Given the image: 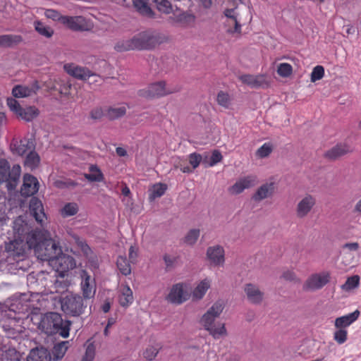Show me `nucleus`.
<instances>
[{
	"instance_id": "obj_47",
	"label": "nucleus",
	"mask_w": 361,
	"mask_h": 361,
	"mask_svg": "<svg viewBox=\"0 0 361 361\" xmlns=\"http://www.w3.org/2000/svg\"><path fill=\"white\" fill-rule=\"evenodd\" d=\"M35 28L39 35L48 38L51 37L54 34V30L50 27L39 21L35 22Z\"/></svg>"
},
{
	"instance_id": "obj_61",
	"label": "nucleus",
	"mask_w": 361,
	"mask_h": 361,
	"mask_svg": "<svg viewBox=\"0 0 361 361\" xmlns=\"http://www.w3.org/2000/svg\"><path fill=\"white\" fill-rule=\"evenodd\" d=\"M7 105L11 111L14 112L16 115L22 108L18 102L12 97L7 99Z\"/></svg>"
},
{
	"instance_id": "obj_64",
	"label": "nucleus",
	"mask_w": 361,
	"mask_h": 361,
	"mask_svg": "<svg viewBox=\"0 0 361 361\" xmlns=\"http://www.w3.org/2000/svg\"><path fill=\"white\" fill-rule=\"evenodd\" d=\"M45 15L47 18L53 19L54 20H59L61 21V18L63 16L60 15V13L53 9H47L45 11Z\"/></svg>"
},
{
	"instance_id": "obj_41",
	"label": "nucleus",
	"mask_w": 361,
	"mask_h": 361,
	"mask_svg": "<svg viewBox=\"0 0 361 361\" xmlns=\"http://www.w3.org/2000/svg\"><path fill=\"white\" fill-rule=\"evenodd\" d=\"M90 173H85V178L90 182H101L104 180V175L96 165L90 166Z\"/></svg>"
},
{
	"instance_id": "obj_25",
	"label": "nucleus",
	"mask_w": 361,
	"mask_h": 361,
	"mask_svg": "<svg viewBox=\"0 0 361 361\" xmlns=\"http://www.w3.org/2000/svg\"><path fill=\"white\" fill-rule=\"evenodd\" d=\"M256 183V177L247 176L240 179L229 188V192L233 195L241 193L245 189L254 186Z\"/></svg>"
},
{
	"instance_id": "obj_38",
	"label": "nucleus",
	"mask_w": 361,
	"mask_h": 361,
	"mask_svg": "<svg viewBox=\"0 0 361 361\" xmlns=\"http://www.w3.org/2000/svg\"><path fill=\"white\" fill-rule=\"evenodd\" d=\"M23 41L20 35H0V46L4 47H11Z\"/></svg>"
},
{
	"instance_id": "obj_13",
	"label": "nucleus",
	"mask_w": 361,
	"mask_h": 361,
	"mask_svg": "<svg viewBox=\"0 0 361 361\" xmlns=\"http://www.w3.org/2000/svg\"><path fill=\"white\" fill-rule=\"evenodd\" d=\"M246 299L250 304L259 305L264 298V293L256 284L248 283L243 286Z\"/></svg>"
},
{
	"instance_id": "obj_10",
	"label": "nucleus",
	"mask_w": 361,
	"mask_h": 361,
	"mask_svg": "<svg viewBox=\"0 0 361 361\" xmlns=\"http://www.w3.org/2000/svg\"><path fill=\"white\" fill-rule=\"evenodd\" d=\"M195 21V16L191 13L180 11L176 6L173 15L169 18V22L173 26L188 27Z\"/></svg>"
},
{
	"instance_id": "obj_44",
	"label": "nucleus",
	"mask_w": 361,
	"mask_h": 361,
	"mask_svg": "<svg viewBox=\"0 0 361 361\" xmlns=\"http://www.w3.org/2000/svg\"><path fill=\"white\" fill-rule=\"evenodd\" d=\"M209 155L204 153L203 155L197 154L196 152L192 153L189 155V163L191 164L192 169H195L200 164L201 161L204 164L207 163Z\"/></svg>"
},
{
	"instance_id": "obj_7",
	"label": "nucleus",
	"mask_w": 361,
	"mask_h": 361,
	"mask_svg": "<svg viewBox=\"0 0 361 361\" xmlns=\"http://www.w3.org/2000/svg\"><path fill=\"white\" fill-rule=\"evenodd\" d=\"M179 91L177 87H168L164 80L151 83L147 87L139 90L137 95L145 99L162 97Z\"/></svg>"
},
{
	"instance_id": "obj_33",
	"label": "nucleus",
	"mask_w": 361,
	"mask_h": 361,
	"mask_svg": "<svg viewBox=\"0 0 361 361\" xmlns=\"http://www.w3.org/2000/svg\"><path fill=\"white\" fill-rule=\"evenodd\" d=\"M13 230L15 233L18 235V238L24 237L27 235V237L30 233H31L33 231L30 232V228L27 224L24 221V220L21 217L17 218L13 221Z\"/></svg>"
},
{
	"instance_id": "obj_15",
	"label": "nucleus",
	"mask_w": 361,
	"mask_h": 361,
	"mask_svg": "<svg viewBox=\"0 0 361 361\" xmlns=\"http://www.w3.org/2000/svg\"><path fill=\"white\" fill-rule=\"evenodd\" d=\"M51 264L56 268L57 271L64 273L76 267L75 259L68 255L61 254L54 258Z\"/></svg>"
},
{
	"instance_id": "obj_55",
	"label": "nucleus",
	"mask_w": 361,
	"mask_h": 361,
	"mask_svg": "<svg viewBox=\"0 0 361 361\" xmlns=\"http://www.w3.org/2000/svg\"><path fill=\"white\" fill-rule=\"evenodd\" d=\"M293 68L288 63H280L278 66L277 73L280 76L286 78L291 75Z\"/></svg>"
},
{
	"instance_id": "obj_35",
	"label": "nucleus",
	"mask_w": 361,
	"mask_h": 361,
	"mask_svg": "<svg viewBox=\"0 0 361 361\" xmlns=\"http://www.w3.org/2000/svg\"><path fill=\"white\" fill-rule=\"evenodd\" d=\"M224 15L229 19L231 22H228L229 25L231 23H233L234 25V29L228 30V32L230 33H240L241 32V25L238 20L237 15L235 14V9L231 8V9H226L224 11Z\"/></svg>"
},
{
	"instance_id": "obj_32",
	"label": "nucleus",
	"mask_w": 361,
	"mask_h": 361,
	"mask_svg": "<svg viewBox=\"0 0 361 361\" xmlns=\"http://www.w3.org/2000/svg\"><path fill=\"white\" fill-rule=\"evenodd\" d=\"M39 111L35 106L21 108L17 116L21 119L30 122L38 116Z\"/></svg>"
},
{
	"instance_id": "obj_26",
	"label": "nucleus",
	"mask_w": 361,
	"mask_h": 361,
	"mask_svg": "<svg viewBox=\"0 0 361 361\" xmlns=\"http://www.w3.org/2000/svg\"><path fill=\"white\" fill-rule=\"evenodd\" d=\"M2 328L6 333V336L12 339H18L24 332L25 328L19 324H16L14 320H11L8 323H4Z\"/></svg>"
},
{
	"instance_id": "obj_18",
	"label": "nucleus",
	"mask_w": 361,
	"mask_h": 361,
	"mask_svg": "<svg viewBox=\"0 0 361 361\" xmlns=\"http://www.w3.org/2000/svg\"><path fill=\"white\" fill-rule=\"evenodd\" d=\"M40 87L37 80L30 85H16L12 90V94L16 98H24L36 94Z\"/></svg>"
},
{
	"instance_id": "obj_56",
	"label": "nucleus",
	"mask_w": 361,
	"mask_h": 361,
	"mask_svg": "<svg viewBox=\"0 0 361 361\" xmlns=\"http://www.w3.org/2000/svg\"><path fill=\"white\" fill-rule=\"evenodd\" d=\"M95 355V346L92 343H88L85 353L83 355L81 361H93Z\"/></svg>"
},
{
	"instance_id": "obj_34",
	"label": "nucleus",
	"mask_w": 361,
	"mask_h": 361,
	"mask_svg": "<svg viewBox=\"0 0 361 361\" xmlns=\"http://www.w3.org/2000/svg\"><path fill=\"white\" fill-rule=\"evenodd\" d=\"M149 0H133V6L142 16L152 17L154 13L149 6Z\"/></svg>"
},
{
	"instance_id": "obj_59",
	"label": "nucleus",
	"mask_w": 361,
	"mask_h": 361,
	"mask_svg": "<svg viewBox=\"0 0 361 361\" xmlns=\"http://www.w3.org/2000/svg\"><path fill=\"white\" fill-rule=\"evenodd\" d=\"M272 152V147L270 144L264 143L257 151V155L260 158L268 157Z\"/></svg>"
},
{
	"instance_id": "obj_37",
	"label": "nucleus",
	"mask_w": 361,
	"mask_h": 361,
	"mask_svg": "<svg viewBox=\"0 0 361 361\" xmlns=\"http://www.w3.org/2000/svg\"><path fill=\"white\" fill-rule=\"evenodd\" d=\"M167 190V185L164 183H156L148 190L149 200L152 202L155 199L163 196Z\"/></svg>"
},
{
	"instance_id": "obj_19",
	"label": "nucleus",
	"mask_w": 361,
	"mask_h": 361,
	"mask_svg": "<svg viewBox=\"0 0 361 361\" xmlns=\"http://www.w3.org/2000/svg\"><path fill=\"white\" fill-rule=\"evenodd\" d=\"M351 152L352 149L348 144L341 142L326 151L324 157L330 161H335Z\"/></svg>"
},
{
	"instance_id": "obj_9",
	"label": "nucleus",
	"mask_w": 361,
	"mask_h": 361,
	"mask_svg": "<svg viewBox=\"0 0 361 361\" xmlns=\"http://www.w3.org/2000/svg\"><path fill=\"white\" fill-rule=\"evenodd\" d=\"M330 274L327 271L312 274L303 284V290L314 291L323 288L329 282Z\"/></svg>"
},
{
	"instance_id": "obj_45",
	"label": "nucleus",
	"mask_w": 361,
	"mask_h": 361,
	"mask_svg": "<svg viewBox=\"0 0 361 361\" xmlns=\"http://www.w3.org/2000/svg\"><path fill=\"white\" fill-rule=\"evenodd\" d=\"M161 349V346L159 344H156L155 345H149L143 351V357L147 360L152 361L155 359Z\"/></svg>"
},
{
	"instance_id": "obj_4",
	"label": "nucleus",
	"mask_w": 361,
	"mask_h": 361,
	"mask_svg": "<svg viewBox=\"0 0 361 361\" xmlns=\"http://www.w3.org/2000/svg\"><path fill=\"white\" fill-rule=\"evenodd\" d=\"M71 322L63 320L61 314L47 312L42 316L39 328L47 334H59L63 338L69 336Z\"/></svg>"
},
{
	"instance_id": "obj_43",
	"label": "nucleus",
	"mask_w": 361,
	"mask_h": 361,
	"mask_svg": "<svg viewBox=\"0 0 361 361\" xmlns=\"http://www.w3.org/2000/svg\"><path fill=\"white\" fill-rule=\"evenodd\" d=\"M80 17L63 16L61 18V23L73 30L78 31L82 30V25H80L78 20Z\"/></svg>"
},
{
	"instance_id": "obj_58",
	"label": "nucleus",
	"mask_w": 361,
	"mask_h": 361,
	"mask_svg": "<svg viewBox=\"0 0 361 361\" xmlns=\"http://www.w3.org/2000/svg\"><path fill=\"white\" fill-rule=\"evenodd\" d=\"M324 75V68L322 66H315L312 72L311 73V81L315 82L317 80H321Z\"/></svg>"
},
{
	"instance_id": "obj_11",
	"label": "nucleus",
	"mask_w": 361,
	"mask_h": 361,
	"mask_svg": "<svg viewBox=\"0 0 361 361\" xmlns=\"http://www.w3.org/2000/svg\"><path fill=\"white\" fill-rule=\"evenodd\" d=\"M316 204V198L310 194H306L298 202L295 214L299 219H304L312 212Z\"/></svg>"
},
{
	"instance_id": "obj_16",
	"label": "nucleus",
	"mask_w": 361,
	"mask_h": 361,
	"mask_svg": "<svg viewBox=\"0 0 361 361\" xmlns=\"http://www.w3.org/2000/svg\"><path fill=\"white\" fill-rule=\"evenodd\" d=\"M10 147L13 154L23 157L31 150L35 149V145L32 140L23 138L20 140H13Z\"/></svg>"
},
{
	"instance_id": "obj_51",
	"label": "nucleus",
	"mask_w": 361,
	"mask_h": 361,
	"mask_svg": "<svg viewBox=\"0 0 361 361\" xmlns=\"http://www.w3.org/2000/svg\"><path fill=\"white\" fill-rule=\"evenodd\" d=\"M200 229H197V228L191 229L188 232V233L185 236L184 242L188 245H192L197 242V240L200 236Z\"/></svg>"
},
{
	"instance_id": "obj_39",
	"label": "nucleus",
	"mask_w": 361,
	"mask_h": 361,
	"mask_svg": "<svg viewBox=\"0 0 361 361\" xmlns=\"http://www.w3.org/2000/svg\"><path fill=\"white\" fill-rule=\"evenodd\" d=\"M127 108L125 105L110 106L107 109L106 115L109 120H116L126 115Z\"/></svg>"
},
{
	"instance_id": "obj_20",
	"label": "nucleus",
	"mask_w": 361,
	"mask_h": 361,
	"mask_svg": "<svg viewBox=\"0 0 361 361\" xmlns=\"http://www.w3.org/2000/svg\"><path fill=\"white\" fill-rule=\"evenodd\" d=\"M239 80L244 84L252 88L265 87L268 86V82L264 75H253L245 74L239 76Z\"/></svg>"
},
{
	"instance_id": "obj_42",
	"label": "nucleus",
	"mask_w": 361,
	"mask_h": 361,
	"mask_svg": "<svg viewBox=\"0 0 361 361\" xmlns=\"http://www.w3.org/2000/svg\"><path fill=\"white\" fill-rule=\"evenodd\" d=\"M116 266L119 271L124 276L130 275L131 267L127 258L124 256H119L116 260Z\"/></svg>"
},
{
	"instance_id": "obj_49",
	"label": "nucleus",
	"mask_w": 361,
	"mask_h": 361,
	"mask_svg": "<svg viewBox=\"0 0 361 361\" xmlns=\"http://www.w3.org/2000/svg\"><path fill=\"white\" fill-rule=\"evenodd\" d=\"M216 102L219 105L225 109H228L231 103L230 95L224 91L218 92Z\"/></svg>"
},
{
	"instance_id": "obj_27",
	"label": "nucleus",
	"mask_w": 361,
	"mask_h": 361,
	"mask_svg": "<svg viewBox=\"0 0 361 361\" xmlns=\"http://www.w3.org/2000/svg\"><path fill=\"white\" fill-rule=\"evenodd\" d=\"M133 291L128 284H122L118 291V302L123 307H129L133 302Z\"/></svg>"
},
{
	"instance_id": "obj_57",
	"label": "nucleus",
	"mask_w": 361,
	"mask_h": 361,
	"mask_svg": "<svg viewBox=\"0 0 361 361\" xmlns=\"http://www.w3.org/2000/svg\"><path fill=\"white\" fill-rule=\"evenodd\" d=\"M209 158V161H208L207 160V163L205 164L206 166H213L216 165V164H218L219 162H220L222 160L223 157L219 150H214V151H213L211 157H209L208 159Z\"/></svg>"
},
{
	"instance_id": "obj_5",
	"label": "nucleus",
	"mask_w": 361,
	"mask_h": 361,
	"mask_svg": "<svg viewBox=\"0 0 361 361\" xmlns=\"http://www.w3.org/2000/svg\"><path fill=\"white\" fill-rule=\"evenodd\" d=\"M21 168L15 164L11 168L9 162L5 159H0V183H5L8 191L16 189L20 179Z\"/></svg>"
},
{
	"instance_id": "obj_50",
	"label": "nucleus",
	"mask_w": 361,
	"mask_h": 361,
	"mask_svg": "<svg viewBox=\"0 0 361 361\" xmlns=\"http://www.w3.org/2000/svg\"><path fill=\"white\" fill-rule=\"evenodd\" d=\"M155 3L158 10L164 13L169 14L174 11L173 6L169 0H155Z\"/></svg>"
},
{
	"instance_id": "obj_29",
	"label": "nucleus",
	"mask_w": 361,
	"mask_h": 361,
	"mask_svg": "<svg viewBox=\"0 0 361 361\" xmlns=\"http://www.w3.org/2000/svg\"><path fill=\"white\" fill-rule=\"evenodd\" d=\"M27 361H51V353L45 348L32 349L27 358Z\"/></svg>"
},
{
	"instance_id": "obj_62",
	"label": "nucleus",
	"mask_w": 361,
	"mask_h": 361,
	"mask_svg": "<svg viewBox=\"0 0 361 361\" xmlns=\"http://www.w3.org/2000/svg\"><path fill=\"white\" fill-rule=\"evenodd\" d=\"M104 116L103 110L101 107L92 109L90 112V116L94 121L100 120Z\"/></svg>"
},
{
	"instance_id": "obj_14",
	"label": "nucleus",
	"mask_w": 361,
	"mask_h": 361,
	"mask_svg": "<svg viewBox=\"0 0 361 361\" xmlns=\"http://www.w3.org/2000/svg\"><path fill=\"white\" fill-rule=\"evenodd\" d=\"M80 276L82 297L85 300L93 298L96 293L94 279H92L90 275L85 270L81 271Z\"/></svg>"
},
{
	"instance_id": "obj_1",
	"label": "nucleus",
	"mask_w": 361,
	"mask_h": 361,
	"mask_svg": "<svg viewBox=\"0 0 361 361\" xmlns=\"http://www.w3.org/2000/svg\"><path fill=\"white\" fill-rule=\"evenodd\" d=\"M167 37L161 32L147 30L135 35L131 39L118 43L116 48L118 51L129 50H152L167 41Z\"/></svg>"
},
{
	"instance_id": "obj_53",
	"label": "nucleus",
	"mask_w": 361,
	"mask_h": 361,
	"mask_svg": "<svg viewBox=\"0 0 361 361\" xmlns=\"http://www.w3.org/2000/svg\"><path fill=\"white\" fill-rule=\"evenodd\" d=\"M348 338V331L344 329H337L334 333V339L338 344L344 343Z\"/></svg>"
},
{
	"instance_id": "obj_60",
	"label": "nucleus",
	"mask_w": 361,
	"mask_h": 361,
	"mask_svg": "<svg viewBox=\"0 0 361 361\" xmlns=\"http://www.w3.org/2000/svg\"><path fill=\"white\" fill-rule=\"evenodd\" d=\"M68 287L67 281L62 279H56L54 283V288L56 292L62 293L67 290Z\"/></svg>"
},
{
	"instance_id": "obj_24",
	"label": "nucleus",
	"mask_w": 361,
	"mask_h": 361,
	"mask_svg": "<svg viewBox=\"0 0 361 361\" xmlns=\"http://www.w3.org/2000/svg\"><path fill=\"white\" fill-rule=\"evenodd\" d=\"M274 183H265L257 188L256 192L252 195V200L255 202H259L264 199L271 197L274 192Z\"/></svg>"
},
{
	"instance_id": "obj_21",
	"label": "nucleus",
	"mask_w": 361,
	"mask_h": 361,
	"mask_svg": "<svg viewBox=\"0 0 361 361\" xmlns=\"http://www.w3.org/2000/svg\"><path fill=\"white\" fill-rule=\"evenodd\" d=\"M225 251L222 246L216 245L210 246L207 250V257L212 264L223 265L225 261Z\"/></svg>"
},
{
	"instance_id": "obj_3",
	"label": "nucleus",
	"mask_w": 361,
	"mask_h": 361,
	"mask_svg": "<svg viewBox=\"0 0 361 361\" xmlns=\"http://www.w3.org/2000/svg\"><path fill=\"white\" fill-rule=\"evenodd\" d=\"M224 308V302L218 300L215 302L211 307L202 315L200 319V324L204 329L209 332L214 339L217 340L221 338L227 336L228 332L224 323L215 322Z\"/></svg>"
},
{
	"instance_id": "obj_23",
	"label": "nucleus",
	"mask_w": 361,
	"mask_h": 361,
	"mask_svg": "<svg viewBox=\"0 0 361 361\" xmlns=\"http://www.w3.org/2000/svg\"><path fill=\"white\" fill-rule=\"evenodd\" d=\"M167 300L171 303L180 305L188 300V294L183 290L181 283H177L172 286Z\"/></svg>"
},
{
	"instance_id": "obj_52",
	"label": "nucleus",
	"mask_w": 361,
	"mask_h": 361,
	"mask_svg": "<svg viewBox=\"0 0 361 361\" xmlns=\"http://www.w3.org/2000/svg\"><path fill=\"white\" fill-rule=\"evenodd\" d=\"M360 277L357 275L348 278L344 284L341 286V288L344 290H350L358 286Z\"/></svg>"
},
{
	"instance_id": "obj_46",
	"label": "nucleus",
	"mask_w": 361,
	"mask_h": 361,
	"mask_svg": "<svg viewBox=\"0 0 361 361\" xmlns=\"http://www.w3.org/2000/svg\"><path fill=\"white\" fill-rule=\"evenodd\" d=\"M78 212V206L75 202L66 204L61 210V214L63 217L72 216Z\"/></svg>"
},
{
	"instance_id": "obj_54",
	"label": "nucleus",
	"mask_w": 361,
	"mask_h": 361,
	"mask_svg": "<svg viewBox=\"0 0 361 361\" xmlns=\"http://www.w3.org/2000/svg\"><path fill=\"white\" fill-rule=\"evenodd\" d=\"M163 259L166 265V270L171 271L174 269L178 262V257L176 256H172L168 254H165L163 256Z\"/></svg>"
},
{
	"instance_id": "obj_30",
	"label": "nucleus",
	"mask_w": 361,
	"mask_h": 361,
	"mask_svg": "<svg viewBox=\"0 0 361 361\" xmlns=\"http://www.w3.org/2000/svg\"><path fill=\"white\" fill-rule=\"evenodd\" d=\"M0 361H20V354L15 348L3 345L0 347Z\"/></svg>"
},
{
	"instance_id": "obj_17",
	"label": "nucleus",
	"mask_w": 361,
	"mask_h": 361,
	"mask_svg": "<svg viewBox=\"0 0 361 361\" xmlns=\"http://www.w3.org/2000/svg\"><path fill=\"white\" fill-rule=\"evenodd\" d=\"M39 190V182L35 176L30 174H25L23 183L20 189L22 196L30 197L37 192Z\"/></svg>"
},
{
	"instance_id": "obj_8",
	"label": "nucleus",
	"mask_w": 361,
	"mask_h": 361,
	"mask_svg": "<svg viewBox=\"0 0 361 361\" xmlns=\"http://www.w3.org/2000/svg\"><path fill=\"white\" fill-rule=\"evenodd\" d=\"M27 248L29 247L27 241L25 242L21 238L11 240L5 245L7 257L16 261L20 260L26 255Z\"/></svg>"
},
{
	"instance_id": "obj_2",
	"label": "nucleus",
	"mask_w": 361,
	"mask_h": 361,
	"mask_svg": "<svg viewBox=\"0 0 361 361\" xmlns=\"http://www.w3.org/2000/svg\"><path fill=\"white\" fill-rule=\"evenodd\" d=\"M29 249H33L35 255L42 261L51 262L61 254V247L55 240L48 238L41 231H35L27 237Z\"/></svg>"
},
{
	"instance_id": "obj_40",
	"label": "nucleus",
	"mask_w": 361,
	"mask_h": 361,
	"mask_svg": "<svg viewBox=\"0 0 361 361\" xmlns=\"http://www.w3.org/2000/svg\"><path fill=\"white\" fill-rule=\"evenodd\" d=\"M40 157L39 154L34 150H31L27 154L24 161V166L30 170L35 169L39 164Z\"/></svg>"
},
{
	"instance_id": "obj_6",
	"label": "nucleus",
	"mask_w": 361,
	"mask_h": 361,
	"mask_svg": "<svg viewBox=\"0 0 361 361\" xmlns=\"http://www.w3.org/2000/svg\"><path fill=\"white\" fill-rule=\"evenodd\" d=\"M85 300L78 294L69 293L60 299L61 310L68 316L79 317L87 307Z\"/></svg>"
},
{
	"instance_id": "obj_36",
	"label": "nucleus",
	"mask_w": 361,
	"mask_h": 361,
	"mask_svg": "<svg viewBox=\"0 0 361 361\" xmlns=\"http://www.w3.org/2000/svg\"><path fill=\"white\" fill-rule=\"evenodd\" d=\"M211 283L207 279L200 281L197 287L192 291V298L195 300H200L205 295L206 292L210 288Z\"/></svg>"
},
{
	"instance_id": "obj_63",
	"label": "nucleus",
	"mask_w": 361,
	"mask_h": 361,
	"mask_svg": "<svg viewBox=\"0 0 361 361\" xmlns=\"http://www.w3.org/2000/svg\"><path fill=\"white\" fill-rule=\"evenodd\" d=\"M85 257L88 259L89 263L92 266V268L96 269L99 267V262L97 255L93 252L91 250V253H88V255H84Z\"/></svg>"
},
{
	"instance_id": "obj_31",
	"label": "nucleus",
	"mask_w": 361,
	"mask_h": 361,
	"mask_svg": "<svg viewBox=\"0 0 361 361\" xmlns=\"http://www.w3.org/2000/svg\"><path fill=\"white\" fill-rule=\"evenodd\" d=\"M69 341H61L54 345L51 352V361H58L63 357L68 348Z\"/></svg>"
},
{
	"instance_id": "obj_28",
	"label": "nucleus",
	"mask_w": 361,
	"mask_h": 361,
	"mask_svg": "<svg viewBox=\"0 0 361 361\" xmlns=\"http://www.w3.org/2000/svg\"><path fill=\"white\" fill-rule=\"evenodd\" d=\"M360 314L358 310H355L353 312L339 317L335 319L334 326L336 329H344L349 326L354 322H355Z\"/></svg>"
},
{
	"instance_id": "obj_12",
	"label": "nucleus",
	"mask_w": 361,
	"mask_h": 361,
	"mask_svg": "<svg viewBox=\"0 0 361 361\" xmlns=\"http://www.w3.org/2000/svg\"><path fill=\"white\" fill-rule=\"evenodd\" d=\"M65 71L70 75L81 80H87L90 77L99 79V75L94 73L89 68L74 63H67L63 66Z\"/></svg>"
},
{
	"instance_id": "obj_22",
	"label": "nucleus",
	"mask_w": 361,
	"mask_h": 361,
	"mask_svg": "<svg viewBox=\"0 0 361 361\" xmlns=\"http://www.w3.org/2000/svg\"><path fill=\"white\" fill-rule=\"evenodd\" d=\"M30 211L35 219L36 221L43 226L47 217L44 213L42 202L37 197H33L30 202Z\"/></svg>"
},
{
	"instance_id": "obj_48",
	"label": "nucleus",
	"mask_w": 361,
	"mask_h": 361,
	"mask_svg": "<svg viewBox=\"0 0 361 361\" xmlns=\"http://www.w3.org/2000/svg\"><path fill=\"white\" fill-rule=\"evenodd\" d=\"M71 237L74 241V243L77 245V246L81 250L83 255H88V253H91V248L87 244L86 241L81 238L76 234H71Z\"/></svg>"
}]
</instances>
